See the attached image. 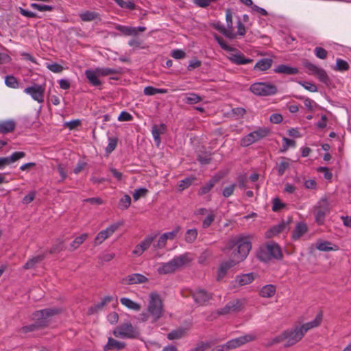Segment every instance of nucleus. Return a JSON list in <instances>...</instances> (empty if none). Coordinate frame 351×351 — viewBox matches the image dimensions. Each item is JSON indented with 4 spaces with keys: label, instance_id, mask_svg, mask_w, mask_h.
Wrapping results in <instances>:
<instances>
[{
    "label": "nucleus",
    "instance_id": "obj_1",
    "mask_svg": "<svg viewBox=\"0 0 351 351\" xmlns=\"http://www.w3.org/2000/svg\"><path fill=\"white\" fill-rule=\"evenodd\" d=\"M147 309V313H142L139 315L138 319L141 322H146L151 317L152 322L154 323L162 317L164 313L163 303L159 294L155 292L149 294Z\"/></svg>",
    "mask_w": 351,
    "mask_h": 351
},
{
    "label": "nucleus",
    "instance_id": "obj_2",
    "mask_svg": "<svg viewBox=\"0 0 351 351\" xmlns=\"http://www.w3.org/2000/svg\"><path fill=\"white\" fill-rule=\"evenodd\" d=\"M234 247L237 249L232 253V258L239 261H244L252 249V243L246 237L239 236L229 240L224 250H231Z\"/></svg>",
    "mask_w": 351,
    "mask_h": 351
},
{
    "label": "nucleus",
    "instance_id": "obj_3",
    "mask_svg": "<svg viewBox=\"0 0 351 351\" xmlns=\"http://www.w3.org/2000/svg\"><path fill=\"white\" fill-rule=\"evenodd\" d=\"M256 257L261 262L268 263L273 259L278 261L282 259L283 254L277 243L269 241L259 246L256 250Z\"/></svg>",
    "mask_w": 351,
    "mask_h": 351
},
{
    "label": "nucleus",
    "instance_id": "obj_4",
    "mask_svg": "<svg viewBox=\"0 0 351 351\" xmlns=\"http://www.w3.org/2000/svg\"><path fill=\"white\" fill-rule=\"evenodd\" d=\"M189 253H185L178 256L167 263H162L157 269L160 274H168L176 271L192 261Z\"/></svg>",
    "mask_w": 351,
    "mask_h": 351
},
{
    "label": "nucleus",
    "instance_id": "obj_5",
    "mask_svg": "<svg viewBox=\"0 0 351 351\" xmlns=\"http://www.w3.org/2000/svg\"><path fill=\"white\" fill-rule=\"evenodd\" d=\"M61 312L62 309L59 308H45L34 312L32 315V319L42 328L47 326L52 317Z\"/></svg>",
    "mask_w": 351,
    "mask_h": 351
},
{
    "label": "nucleus",
    "instance_id": "obj_6",
    "mask_svg": "<svg viewBox=\"0 0 351 351\" xmlns=\"http://www.w3.org/2000/svg\"><path fill=\"white\" fill-rule=\"evenodd\" d=\"M113 335L119 338L138 339L141 333L137 327L134 326L130 322H126L117 326L113 330Z\"/></svg>",
    "mask_w": 351,
    "mask_h": 351
},
{
    "label": "nucleus",
    "instance_id": "obj_7",
    "mask_svg": "<svg viewBox=\"0 0 351 351\" xmlns=\"http://www.w3.org/2000/svg\"><path fill=\"white\" fill-rule=\"evenodd\" d=\"M302 65L307 70L306 72L309 75H313L316 76L320 82L325 84L326 85H329L330 84V79L324 69L318 67L317 65L311 63L307 59H304L302 60Z\"/></svg>",
    "mask_w": 351,
    "mask_h": 351
},
{
    "label": "nucleus",
    "instance_id": "obj_8",
    "mask_svg": "<svg viewBox=\"0 0 351 351\" xmlns=\"http://www.w3.org/2000/svg\"><path fill=\"white\" fill-rule=\"evenodd\" d=\"M250 90L256 95L269 96L275 95L277 91L276 85L266 82H256L251 85Z\"/></svg>",
    "mask_w": 351,
    "mask_h": 351
},
{
    "label": "nucleus",
    "instance_id": "obj_9",
    "mask_svg": "<svg viewBox=\"0 0 351 351\" xmlns=\"http://www.w3.org/2000/svg\"><path fill=\"white\" fill-rule=\"evenodd\" d=\"M330 205L326 198H322L313 207L315 222L318 225L324 223L325 217L330 212Z\"/></svg>",
    "mask_w": 351,
    "mask_h": 351
},
{
    "label": "nucleus",
    "instance_id": "obj_10",
    "mask_svg": "<svg viewBox=\"0 0 351 351\" xmlns=\"http://www.w3.org/2000/svg\"><path fill=\"white\" fill-rule=\"evenodd\" d=\"M269 132V130L267 128H259L257 130L250 132L241 138V145L243 147H247L267 136Z\"/></svg>",
    "mask_w": 351,
    "mask_h": 351
},
{
    "label": "nucleus",
    "instance_id": "obj_11",
    "mask_svg": "<svg viewBox=\"0 0 351 351\" xmlns=\"http://www.w3.org/2000/svg\"><path fill=\"white\" fill-rule=\"evenodd\" d=\"M286 343L285 347H290L300 341L304 336L299 326L284 331Z\"/></svg>",
    "mask_w": 351,
    "mask_h": 351
},
{
    "label": "nucleus",
    "instance_id": "obj_12",
    "mask_svg": "<svg viewBox=\"0 0 351 351\" xmlns=\"http://www.w3.org/2000/svg\"><path fill=\"white\" fill-rule=\"evenodd\" d=\"M244 304V301L241 300H232L227 303L224 307L218 309L217 313L219 315H226L241 311Z\"/></svg>",
    "mask_w": 351,
    "mask_h": 351
},
{
    "label": "nucleus",
    "instance_id": "obj_13",
    "mask_svg": "<svg viewBox=\"0 0 351 351\" xmlns=\"http://www.w3.org/2000/svg\"><path fill=\"white\" fill-rule=\"evenodd\" d=\"M45 88L44 85L34 84L31 86L26 87L24 92L38 103L42 104L45 101Z\"/></svg>",
    "mask_w": 351,
    "mask_h": 351
},
{
    "label": "nucleus",
    "instance_id": "obj_14",
    "mask_svg": "<svg viewBox=\"0 0 351 351\" xmlns=\"http://www.w3.org/2000/svg\"><path fill=\"white\" fill-rule=\"evenodd\" d=\"M123 221H119L111 224L106 229L100 231L95 238L94 245H98L101 244L106 239L112 236L119 227L123 226Z\"/></svg>",
    "mask_w": 351,
    "mask_h": 351
},
{
    "label": "nucleus",
    "instance_id": "obj_15",
    "mask_svg": "<svg viewBox=\"0 0 351 351\" xmlns=\"http://www.w3.org/2000/svg\"><path fill=\"white\" fill-rule=\"evenodd\" d=\"M190 295L194 299L195 302L199 306L205 305L213 298V294L204 289H197L191 291Z\"/></svg>",
    "mask_w": 351,
    "mask_h": 351
},
{
    "label": "nucleus",
    "instance_id": "obj_16",
    "mask_svg": "<svg viewBox=\"0 0 351 351\" xmlns=\"http://www.w3.org/2000/svg\"><path fill=\"white\" fill-rule=\"evenodd\" d=\"M256 339V336L253 334H247L235 339H232L226 343V350L237 348L245 344L246 343L253 341Z\"/></svg>",
    "mask_w": 351,
    "mask_h": 351
},
{
    "label": "nucleus",
    "instance_id": "obj_17",
    "mask_svg": "<svg viewBox=\"0 0 351 351\" xmlns=\"http://www.w3.org/2000/svg\"><path fill=\"white\" fill-rule=\"evenodd\" d=\"M147 282L148 278L146 276L138 273L128 275L121 280V283L124 285L143 284Z\"/></svg>",
    "mask_w": 351,
    "mask_h": 351
},
{
    "label": "nucleus",
    "instance_id": "obj_18",
    "mask_svg": "<svg viewBox=\"0 0 351 351\" xmlns=\"http://www.w3.org/2000/svg\"><path fill=\"white\" fill-rule=\"evenodd\" d=\"M239 263H241V261L231 258L228 261L221 263L217 270L216 280L217 281L221 280L226 276L228 270Z\"/></svg>",
    "mask_w": 351,
    "mask_h": 351
},
{
    "label": "nucleus",
    "instance_id": "obj_19",
    "mask_svg": "<svg viewBox=\"0 0 351 351\" xmlns=\"http://www.w3.org/2000/svg\"><path fill=\"white\" fill-rule=\"evenodd\" d=\"M156 236H150L145 238L139 244L136 245L132 251V254L136 256H141L145 250H147L154 241Z\"/></svg>",
    "mask_w": 351,
    "mask_h": 351
},
{
    "label": "nucleus",
    "instance_id": "obj_20",
    "mask_svg": "<svg viewBox=\"0 0 351 351\" xmlns=\"http://www.w3.org/2000/svg\"><path fill=\"white\" fill-rule=\"evenodd\" d=\"M234 51L235 52L234 53H231L228 56V59L232 63H234L237 65H242L247 64L253 62L252 59L245 58V56L237 49Z\"/></svg>",
    "mask_w": 351,
    "mask_h": 351
},
{
    "label": "nucleus",
    "instance_id": "obj_21",
    "mask_svg": "<svg viewBox=\"0 0 351 351\" xmlns=\"http://www.w3.org/2000/svg\"><path fill=\"white\" fill-rule=\"evenodd\" d=\"M322 319L323 313L322 311H320L317 313L315 318L313 321L307 322L302 325L301 326H299L303 335H304L308 330L319 326L322 323Z\"/></svg>",
    "mask_w": 351,
    "mask_h": 351
},
{
    "label": "nucleus",
    "instance_id": "obj_22",
    "mask_svg": "<svg viewBox=\"0 0 351 351\" xmlns=\"http://www.w3.org/2000/svg\"><path fill=\"white\" fill-rule=\"evenodd\" d=\"M126 344L112 337H108L107 343L104 346V351L116 350L119 351L124 349Z\"/></svg>",
    "mask_w": 351,
    "mask_h": 351
},
{
    "label": "nucleus",
    "instance_id": "obj_23",
    "mask_svg": "<svg viewBox=\"0 0 351 351\" xmlns=\"http://www.w3.org/2000/svg\"><path fill=\"white\" fill-rule=\"evenodd\" d=\"M167 127L164 123L160 125H154L152 129V133L156 146H159L161 142L160 135L166 132Z\"/></svg>",
    "mask_w": 351,
    "mask_h": 351
},
{
    "label": "nucleus",
    "instance_id": "obj_24",
    "mask_svg": "<svg viewBox=\"0 0 351 351\" xmlns=\"http://www.w3.org/2000/svg\"><path fill=\"white\" fill-rule=\"evenodd\" d=\"M16 121L13 119L0 121V133L6 134L12 132L16 128Z\"/></svg>",
    "mask_w": 351,
    "mask_h": 351
},
{
    "label": "nucleus",
    "instance_id": "obj_25",
    "mask_svg": "<svg viewBox=\"0 0 351 351\" xmlns=\"http://www.w3.org/2000/svg\"><path fill=\"white\" fill-rule=\"evenodd\" d=\"M112 300V298L111 296H106L100 302L89 307L87 311V314L90 315L97 313L99 311L101 310L108 303L110 302Z\"/></svg>",
    "mask_w": 351,
    "mask_h": 351
},
{
    "label": "nucleus",
    "instance_id": "obj_26",
    "mask_svg": "<svg viewBox=\"0 0 351 351\" xmlns=\"http://www.w3.org/2000/svg\"><path fill=\"white\" fill-rule=\"evenodd\" d=\"M85 75L88 82L94 86H98L101 85V82L98 79L99 74L97 73V68L95 70L87 69L85 71Z\"/></svg>",
    "mask_w": 351,
    "mask_h": 351
},
{
    "label": "nucleus",
    "instance_id": "obj_27",
    "mask_svg": "<svg viewBox=\"0 0 351 351\" xmlns=\"http://www.w3.org/2000/svg\"><path fill=\"white\" fill-rule=\"evenodd\" d=\"M213 27L214 29L217 30L219 32L229 39H234L237 38V34L235 32H232L230 31L229 32L220 22L213 23Z\"/></svg>",
    "mask_w": 351,
    "mask_h": 351
},
{
    "label": "nucleus",
    "instance_id": "obj_28",
    "mask_svg": "<svg viewBox=\"0 0 351 351\" xmlns=\"http://www.w3.org/2000/svg\"><path fill=\"white\" fill-rule=\"evenodd\" d=\"M80 19L84 22H90L100 19V14L93 11H84L79 14Z\"/></svg>",
    "mask_w": 351,
    "mask_h": 351
},
{
    "label": "nucleus",
    "instance_id": "obj_29",
    "mask_svg": "<svg viewBox=\"0 0 351 351\" xmlns=\"http://www.w3.org/2000/svg\"><path fill=\"white\" fill-rule=\"evenodd\" d=\"M274 72L287 75H295L299 73V71L295 67H291L286 64H280L274 69Z\"/></svg>",
    "mask_w": 351,
    "mask_h": 351
},
{
    "label": "nucleus",
    "instance_id": "obj_30",
    "mask_svg": "<svg viewBox=\"0 0 351 351\" xmlns=\"http://www.w3.org/2000/svg\"><path fill=\"white\" fill-rule=\"evenodd\" d=\"M273 60L270 58H263L258 60L254 66V70L265 71L268 70L272 65Z\"/></svg>",
    "mask_w": 351,
    "mask_h": 351
},
{
    "label": "nucleus",
    "instance_id": "obj_31",
    "mask_svg": "<svg viewBox=\"0 0 351 351\" xmlns=\"http://www.w3.org/2000/svg\"><path fill=\"white\" fill-rule=\"evenodd\" d=\"M97 73L100 76H107L113 74H121L122 73V69L119 68H107V67H97Z\"/></svg>",
    "mask_w": 351,
    "mask_h": 351
},
{
    "label": "nucleus",
    "instance_id": "obj_32",
    "mask_svg": "<svg viewBox=\"0 0 351 351\" xmlns=\"http://www.w3.org/2000/svg\"><path fill=\"white\" fill-rule=\"evenodd\" d=\"M307 232V227L303 223H298L292 232L291 237L293 240H298Z\"/></svg>",
    "mask_w": 351,
    "mask_h": 351
},
{
    "label": "nucleus",
    "instance_id": "obj_33",
    "mask_svg": "<svg viewBox=\"0 0 351 351\" xmlns=\"http://www.w3.org/2000/svg\"><path fill=\"white\" fill-rule=\"evenodd\" d=\"M276 292V287L273 285H267L262 287L260 291V295L263 298H269L275 295Z\"/></svg>",
    "mask_w": 351,
    "mask_h": 351
},
{
    "label": "nucleus",
    "instance_id": "obj_34",
    "mask_svg": "<svg viewBox=\"0 0 351 351\" xmlns=\"http://www.w3.org/2000/svg\"><path fill=\"white\" fill-rule=\"evenodd\" d=\"M186 332L187 330L186 328H178L168 333L167 338L169 340L180 339L186 335Z\"/></svg>",
    "mask_w": 351,
    "mask_h": 351
},
{
    "label": "nucleus",
    "instance_id": "obj_35",
    "mask_svg": "<svg viewBox=\"0 0 351 351\" xmlns=\"http://www.w3.org/2000/svg\"><path fill=\"white\" fill-rule=\"evenodd\" d=\"M115 29L119 31L122 34L125 36H136L137 29L136 27L125 26L121 25H117Z\"/></svg>",
    "mask_w": 351,
    "mask_h": 351
},
{
    "label": "nucleus",
    "instance_id": "obj_36",
    "mask_svg": "<svg viewBox=\"0 0 351 351\" xmlns=\"http://www.w3.org/2000/svg\"><path fill=\"white\" fill-rule=\"evenodd\" d=\"M254 280L253 273H248L237 276V281L239 285L243 286L251 283Z\"/></svg>",
    "mask_w": 351,
    "mask_h": 351
},
{
    "label": "nucleus",
    "instance_id": "obj_37",
    "mask_svg": "<svg viewBox=\"0 0 351 351\" xmlns=\"http://www.w3.org/2000/svg\"><path fill=\"white\" fill-rule=\"evenodd\" d=\"M88 238L87 233H83L80 236L77 237L71 243L69 250L74 251L77 249Z\"/></svg>",
    "mask_w": 351,
    "mask_h": 351
},
{
    "label": "nucleus",
    "instance_id": "obj_38",
    "mask_svg": "<svg viewBox=\"0 0 351 351\" xmlns=\"http://www.w3.org/2000/svg\"><path fill=\"white\" fill-rule=\"evenodd\" d=\"M120 302L130 309L134 311H139L141 309V305L139 304L128 298H121L120 299Z\"/></svg>",
    "mask_w": 351,
    "mask_h": 351
},
{
    "label": "nucleus",
    "instance_id": "obj_39",
    "mask_svg": "<svg viewBox=\"0 0 351 351\" xmlns=\"http://www.w3.org/2000/svg\"><path fill=\"white\" fill-rule=\"evenodd\" d=\"M45 258L44 255H38L34 256L27 261V263L24 265V269H32L35 267V265L42 261Z\"/></svg>",
    "mask_w": 351,
    "mask_h": 351
},
{
    "label": "nucleus",
    "instance_id": "obj_40",
    "mask_svg": "<svg viewBox=\"0 0 351 351\" xmlns=\"http://www.w3.org/2000/svg\"><path fill=\"white\" fill-rule=\"evenodd\" d=\"M167 93V89L157 88L151 86H146L143 90V93L147 96L154 95L156 94H165Z\"/></svg>",
    "mask_w": 351,
    "mask_h": 351
},
{
    "label": "nucleus",
    "instance_id": "obj_41",
    "mask_svg": "<svg viewBox=\"0 0 351 351\" xmlns=\"http://www.w3.org/2000/svg\"><path fill=\"white\" fill-rule=\"evenodd\" d=\"M216 217L215 213L213 210H209L206 218L202 221V226L204 229H206L210 226Z\"/></svg>",
    "mask_w": 351,
    "mask_h": 351
},
{
    "label": "nucleus",
    "instance_id": "obj_42",
    "mask_svg": "<svg viewBox=\"0 0 351 351\" xmlns=\"http://www.w3.org/2000/svg\"><path fill=\"white\" fill-rule=\"evenodd\" d=\"M290 167V159L287 158H282V161L278 165V174L280 176H282L285 171L288 169Z\"/></svg>",
    "mask_w": 351,
    "mask_h": 351
},
{
    "label": "nucleus",
    "instance_id": "obj_43",
    "mask_svg": "<svg viewBox=\"0 0 351 351\" xmlns=\"http://www.w3.org/2000/svg\"><path fill=\"white\" fill-rule=\"evenodd\" d=\"M198 235L196 228L189 229L186 232L184 240L188 243H193L197 239Z\"/></svg>",
    "mask_w": 351,
    "mask_h": 351
},
{
    "label": "nucleus",
    "instance_id": "obj_44",
    "mask_svg": "<svg viewBox=\"0 0 351 351\" xmlns=\"http://www.w3.org/2000/svg\"><path fill=\"white\" fill-rule=\"evenodd\" d=\"M216 182L217 180L211 179L208 182L206 183L199 189L198 191V195H203L208 193L212 189Z\"/></svg>",
    "mask_w": 351,
    "mask_h": 351
},
{
    "label": "nucleus",
    "instance_id": "obj_45",
    "mask_svg": "<svg viewBox=\"0 0 351 351\" xmlns=\"http://www.w3.org/2000/svg\"><path fill=\"white\" fill-rule=\"evenodd\" d=\"M202 101V97L195 93H188L186 95L184 101L187 104H195Z\"/></svg>",
    "mask_w": 351,
    "mask_h": 351
},
{
    "label": "nucleus",
    "instance_id": "obj_46",
    "mask_svg": "<svg viewBox=\"0 0 351 351\" xmlns=\"http://www.w3.org/2000/svg\"><path fill=\"white\" fill-rule=\"evenodd\" d=\"M332 243L329 241H318L316 243V248L319 251L328 252L333 250V247L331 246Z\"/></svg>",
    "mask_w": 351,
    "mask_h": 351
},
{
    "label": "nucleus",
    "instance_id": "obj_47",
    "mask_svg": "<svg viewBox=\"0 0 351 351\" xmlns=\"http://www.w3.org/2000/svg\"><path fill=\"white\" fill-rule=\"evenodd\" d=\"M24 152H16L12 153L10 156L6 157L8 165L18 160L23 158L25 156Z\"/></svg>",
    "mask_w": 351,
    "mask_h": 351
},
{
    "label": "nucleus",
    "instance_id": "obj_48",
    "mask_svg": "<svg viewBox=\"0 0 351 351\" xmlns=\"http://www.w3.org/2000/svg\"><path fill=\"white\" fill-rule=\"evenodd\" d=\"M195 180V178L194 177H189V178H186L184 180H180L178 184L179 189L180 191H183V190L187 189L192 184L193 182Z\"/></svg>",
    "mask_w": 351,
    "mask_h": 351
},
{
    "label": "nucleus",
    "instance_id": "obj_49",
    "mask_svg": "<svg viewBox=\"0 0 351 351\" xmlns=\"http://www.w3.org/2000/svg\"><path fill=\"white\" fill-rule=\"evenodd\" d=\"M5 83L6 86L12 88H17L19 87V82L13 75H7L5 77Z\"/></svg>",
    "mask_w": 351,
    "mask_h": 351
},
{
    "label": "nucleus",
    "instance_id": "obj_50",
    "mask_svg": "<svg viewBox=\"0 0 351 351\" xmlns=\"http://www.w3.org/2000/svg\"><path fill=\"white\" fill-rule=\"evenodd\" d=\"M349 68L350 66L346 61L340 58L337 60L336 66L335 68V70L339 71H348Z\"/></svg>",
    "mask_w": 351,
    "mask_h": 351
},
{
    "label": "nucleus",
    "instance_id": "obj_51",
    "mask_svg": "<svg viewBox=\"0 0 351 351\" xmlns=\"http://www.w3.org/2000/svg\"><path fill=\"white\" fill-rule=\"evenodd\" d=\"M131 204V198L128 195H125L122 197L119 203V208L125 210L129 208Z\"/></svg>",
    "mask_w": 351,
    "mask_h": 351
},
{
    "label": "nucleus",
    "instance_id": "obj_52",
    "mask_svg": "<svg viewBox=\"0 0 351 351\" xmlns=\"http://www.w3.org/2000/svg\"><path fill=\"white\" fill-rule=\"evenodd\" d=\"M226 20L227 23V27H226L229 32H234L232 12L230 10L226 11Z\"/></svg>",
    "mask_w": 351,
    "mask_h": 351
},
{
    "label": "nucleus",
    "instance_id": "obj_53",
    "mask_svg": "<svg viewBox=\"0 0 351 351\" xmlns=\"http://www.w3.org/2000/svg\"><path fill=\"white\" fill-rule=\"evenodd\" d=\"M30 6L33 9L37 10L40 12L52 11L53 10V7L51 5H41L36 3H31Z\"/></svg>",
    "mask_w": 351,
    "mask_h": 351
},
{
    "label": "nucleus",
    "instance_id": "obj_54",
    "mask_svg": "<svg viewBox=\"0 0 351 351\" xmlns=\"http://www.w3.org/2000/svg\"><path fill=\"white\" fill-rule=\"evenodd\" d=\"M282 141H283V145H282V147L280 150L281 152H286L289 147H295V141L292 140V139H289L288 138H286V137H284L282 138Z\"/></svg>",
    "mask_w": 351,
    "mask_h": 351
},
{
    "label": "nucleus",
    "instance_id": "obj_55",
    "mask_svg": "<svg viewBox=\"0 0 351 351\" xmlns=\"http://www.w3.org/2000/svg\"><path fill=\"white\" fill-rule=\"evenodd\" d=\"M40 328H41L38 326L36 322H34V324L23 326L22 328H21L20 331L23 333H27L29 332L37 330Z\"/></svg>",
    "mask_w": 351,
    "mask_h": 351
},
{
    "label": "nucleus",
    "instance_id": "obj_56",
    "mask_svg": "<svg viewBox=\"0 0 351 351\" xmlns=\"http://www.w3.org/2000/svg\"><path fill=\"white\" fill-rule=\"evenodd\" d=\"M314 53L316 57L322 60L326 59L328 56L327 51L321 47H316L314 49Z\"/></svg>",
    "mask_w": 351,
    "mask_h": 351
},
{
    "label": "nucleus",
    "instance_id": "obj_57",
    "mask_svg": "<svg viewBox=\"0 0 351 351\" xmlns=\"http://www.w3.org/2000/svg\"><path fill=\"white\" fill-rule=\"evenodd\" d=\"M114 1L122 8L133 10L135 8L134 3L130 1H125L123 0H114Z\"/></svg>",
    "mask_w": 351,
    "mask_h": 351
},
{
    "label": "nucleus",
    "instance_id": "obj_58",
    "mask_svg": "<svg viewBox=\"0 0 351 351\" xmlns=\"http://www.w3.org/2000/svg\"><path fill=\"white\" fill-rule=\"evenodd\" d=\"M296 98L300 99V100H303L304 101V104L305 106V107L309 110V111H313V104H315V103L311 99L308 98V97H304L303 96H296Z\"/></svg>",
    "mask_w": 351,
    "mask_h": 351
},
{
    "label": "nucleus",
    "instance_id": "obj_59",
    "mask_svg": "<svg viewBox=\"0 0 351 351\" xmlns=\"http://www.w3.org/2000/svg\"><path fill=\"white\" fill-rule=\"evenodd\" d=\"M117 138H110L108 144L106 148V152L110 154L114 151L117 145Z\"/></svg>",
    "mask_w": 351,
    "mask_h": 351
},
{
    "label": "nucleus",
    "instance_id": "obj_60",
    "mask_svg": "<svg viewBox=\"0 0 351 351\" xmlns=\"http://www.w3.org/2000/svg\"><path fill=\"white\" fill-rule=\"evenodd\" d=\"M180 229V226H177L172 231L163 233V237H165L167 240H173L176 238Z\"/></svg>",
    "mask_w": 351,
    "mask_h": 351
},
{
    "label": "nucleus",
    "instance_id": "obj_61",
    "mask_svg": "<svg viewBox=\"0 0 351 351\" xmlns=\"http://www.w3.org/2000/svg\"><path fill=\"white\" fill-rule=\"evenodd\" d=\"M285 341L284 332H282L280 335L275 337L274 338L271 339L267 343V346H271L274 344L279 343L280 342H282Z\"/></svg>",
    "mask_w": 351,
    "mask_h": 351
},
{
    "label": "nucleus",
    "instance_id": "obj_62",
    "mask_svg": "<svg viewBox=\"0 0 351 351\" xmlns=\"http://www.w3.org/2000/svg\"><path fill=\"white\" fill-rule=\"evenodd\" d=\"M148 192V190L145 188H140L135 190L133 194V198L134 200H138L141 197H145Z\"/></svg>",
    "mask_w": 351,
    "mask_h": 351
},
{
    "label": "nucleus",
    "instance_id": "obj_63",
    "mask_svg": "<svg viewBox=\"0 0 351 351\" xmlns=\"http://www.w3.org/2000/svg\"><path fill=\"white\" fill-rule=\"evenodd\" d=\"M47 68L53 73H61L63 71V66L58 63L49 64Z\"/></svg>",
    "mask_w": 351,
    "mask_h": 351
},
{
    "label": "nucleus",
    "instance_id": "obj_64",
    "mask_svg": "<svg viewBox=\"0 0 351 351\" xmlns=\"http://www.w3.org/2000/svg\"><path fill=\"white\" fill-rule=\"evenodd\" d=\"M210 347V343L208 342H200L199 343L195 348L191 349L189 351H205L207 348Z\"/></svg>",
    "mask_w": 351,
    "mask_h": 351
}]
</instances>
